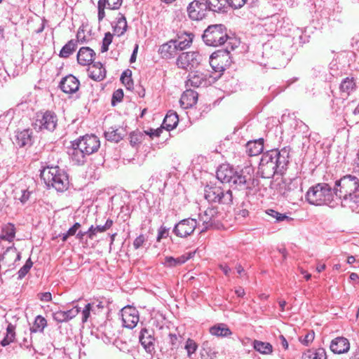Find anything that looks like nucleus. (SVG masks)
Wrapping results in <instances>:
<instances>
[{"instance_id":"nucleus-42","label":"nucleus","mask_w":359,"mask_h":359,"mask_svg":"<svg viewBox=\"0 0 359 359\" xmlns=\"http://www.w3.org/2000/svg\"><path fill=\"white\" fill-rule=\"evenodd\" d=\"M253 347L257 351L262 354H270L273 351L271 344L258 340L253 341Z\"/></svg>"},{"instance_id":"nucleus-8","label":"nucleus","mask_w":359,"mask_h":359,"mask_svg":"<svg viewBox=\"0 0 359 359\" xmlns=\"http://www.w3.org/2000/svg\"><path fill=\"white\" fill-rule=\"evenodd\" d=\"M302 188L297 179L283 181L279 184L278 193L287 201L294 203L303 197Z\"/></svg>"},{"instance_id":"nucleus-2","label":"nucleus","mask_w":359,"mask_h":359,"mask_svg":"<svg viewBox=\"0 0 359 359\" xmlns=\"http://www.w3.org/2000/svg\"><path fill=\"white\" fill-rule=\"evenodd\" d=\"M289 159L290 149L286 147L263 154L259 165L262 177L271 178L275 174L282 175L287 168Z\"/></svg>"},{"instance_id":"nucleus-21","label":"nucleus","mask_w":359,"mask_h":359,"mask_svg":"<svg viewBox=\"0 0 359 359\" xmlns=\"http://www.w3.org/2000/svg\"><path fill=\"white\" fill-rule=\"evenodd\" d=\"M207 83L206 75L199 72H191L189 74L186 86L198 88L207 86Z\"/></svg>"},{"instance_id":"nucleus-30","label":"nucleus","mask_w":359,"mask_h":359,"mask_svg":"<svg viewBox=\"0 0 359 359\" xmlns=\"http://www.w3.org/2000/svg\"><path fill=\"white\" fill-rule=\"evenodd\" d=\"M208 11L213 12H226L228 8V0H206Z\"/></svg>"},{"instance_id":"nucleus-50","label":"nucleus","mask_w":359,"mask_h":359,"mask_svg":"<svg viewBox=\"0 0 359 359\" xmlns=\"http://www.w3.org/2000/svg\"><path fill=\"white\" fill-rule=\"evenodd\" d=\"M113 40V34L110 32H107L102 40V44L101 48L102 53L107 52L109 49V46Z\"/></svg>"},{"instance_id":"nucleus-51","label":"nucleus","mask_w":359,"mask_h":359,"mask_svg":"<svg viewBox=\"0 0 359 359\" xmlns=\"http://www.w3.org/2000/svg\"><path fill=\"white\" fill-rule=\"evenodd\" d=\"M147 243V237L141 234L139 236H137L133 241V245L135 250L139 249L141 247H143L145 245V244Z\"/></svg>"},{"instance_id":"nucleus-36","label":"nucleus","mask_w":359,"mask_h":359,"mask_svg":"<svg viewBox=\"0 0 359 359\" xmlns=\"http://www.w3.org/2000/svg\"><path fill=\"white\" fill-rule=\"evenodd\" d=\"M47 325V320L43 316L39 315L35 318L33 325L30 327V332L31 333H42Z\"/></svg>"},{"instance_id":"nucleus-38","label":"nucleus","mask_w":359,"mask_h":359,"mask_svg":"<svg viewBox=\"0 0 359 359\" xmlns=\"http://www.w3.org/2000/svg\"><path fill=\"white\" fill-rule=\"evenodd\" d=\"M326 352L322 348L309 350L302 355L303 359H326Z\"/></svg>"},{"instance_id":"nucleus-34","label":"nucleus","mask_w":359,"mask_h":359,"mask_svg":"<svg viewBox=\"0 0 359 359\" xmlns=\"http://www.w3.org/2000/svg\"><path fill=\"white\" fill-rule=\"evenodd\" d=\"M184 33V35L179 37L180 41L174 40L177 50H183L189 47L192 43L194 35L192 33Z\"/></svg>"},{"instance_id":"nucleus-27","label":"nucleus","mask_w":359,"mask_h":359,"mask_svg":"<svg viewBox=\"0 0 359 359\" xmlns=\"http://www.w3.org/2000/svg\"><path fill=\"white\" fill-rule=\"evenodd\" d=\"M177 49L174 40H170L159 47L158 52L165 59H170L177 53Z\"/></svg>"},{"instance_id":"nucleus-59","label":"nucleus","mask_w":359,"mask_h":359,"mask_svg":"<svg viewBox=\"0 0 359 359\" xmlns=\"http://www.w3.org/2000/svg\"><path fill=\"white\" fill-rule=\"evenodd\" d=\"M168 234V229L165 226H161L158 231L157 239L159 241L161 238L166 237Z\"/></svg>"},{"instance_id":"nucleus-63","label":"nucleus","mask_w":359,"mask_h":359,"mask_svg":"<svg viewBox=\"0 0 359 359\" xmlns=\"http://www.w3.org/2000/svg\"><path fill=\"white\" fill-rule=\"evenodd\" d=\"M248 210H246V209H243V210H240L236 215L238 217H243V218H245L248 215Z\"/></svg>"},{"instance_id":"nucleus-41","label":"nucleus","mask_w":359,"mask_h":359,"mask_svg":"<svg viewBox=\"0 0 359 359\" xmlns=\"http://www.w3.org/2000/svg\"><path fill=\"white\" fill-rule=\"evenodd\" d=\"M77 47V41L72 39L69 41L61 49L60 57L67 58L72 55Z\"/></svg>"},{"instance_id":"nucleus-12","label":"nucleus","mask_w":359,"mask_h":359,"mask_svg":"<svg viewBox=\"0 0 359 359\" xmlns=\"http://www.w3.org/2000/svg\"><path fill=\"white\" fill-rule=\"evenodd\" d=\"M207 4L203 0H194L187 6V13L192 20H201L203 19L208 13Z\"/></svg>"},{"instance_id":"nucleus-54","label":"nucleus","mask_w":359,"mask_h":359,"mask_svg":"<svg viewBox=\"0 0 359 359\" xmlns=\"http://www.w3.org/2000/svg\"><path fill=\"white\" fill-rule=\"evenodd\" d=\"M246 2V0H228V8L234 9L241 8Z\"/></svg>"},{"instance_id":"nucleus-11","label":"nucleus","mask_w":359,"mask_h":359,"mask_svg":"<svg viewBox=\"0 0 359 359\" xmlns=\"http://www.w3.org/2000/svg\"><path fill=\"white\" fill-rule=\"evenodd\" d=\"M197 224L198 222L195 219H184L175 225L172 232L177 237L187 238L194 233Z\"/></svg>"},{"instance_id":"nucleus-35","label":"nucleus","mask_w":359,"mask_h":359,"mask_svg":"<svg viewBox=\"0 0 359 359\" xmlns=\"http://www.w3.org/2000/svg\"><path fill=\"white\" fill-rule=\"evenodd\" d=\"M15 236V226L11 223L4 225L1 229L0 239L12 242Z\"/></svg>"},{"instance_id":"nucleus-61","label":"nucleus","mask_w":359,"mask_h":359,"mask_svg":"<svg viewBox=\"0 0 359 359\" xmlns=\"http://www.w3.org/2000/svg\"><path fill=\"white\" fill-rule=\"evenodd\" d=\"M87 235L90 239H93L94 236L96 235V229L93 225H91L88 230L86 231Z\"/></svg>"},{"instance_id":"nucleus-62","label":"nucleus","mask_w":359,"mask_h":359,"mask_svg":"<svg viewBox=\"0 0 359 359\" xmlns=\"http://www.w3.org/2000/svg\"><path fill=\"white\" fill-rule=\"evenodd\" d=\"M279 343L281 344V346L287 349L288 348V343L285 338L283 335H280L278 337Z\"/></svg>"},{"instance_id":"nucleus-64","label":"nucleus","mask_w":359,"mask_h":359,"mask_svg":"<svg viewBox=\"0 0 359 359\" xmlns=\"http://www.w3.org/2000/svg\"><path fill=\"white\" fill-rule=\"evenodd\" d=\"M219 269L223 271L226 276H229L231 271V269L227 265H219Z\"/></svg>"},{"instance_id":"nucleus-15","label":"nucleus","mask_w":359,"mask_h":359,"mask_svg":"<svg viewBox=\"0 0 359 359\" xmlns=\"http://www.w3.org/2000/svg\"><path fill=\"white\" fill-rule=\"evenodd\" d=\"M140 342L148 353H151L154 351L155 347V338L154 331L152 329L143 328L140 331Z\"/></svg>"},{"instance_id":"nucleus-31","label":"nucleus","mask_w":359,"mask_h":359,"mask_svg":"<svg viewBox=\"0 0 359 359\" xmlns=\"http://www.w3.org/2000/svg\"><path fill=\"white\" fill-rule=\"evenodd\" d=\"M179 122L178 115L176 112L169 111L163 119L162 128L170 131L177 126Z\"/></svg>"},{"instance_id":"nucleus-29","label":"nucleus","mask_w":359,"mask_h":359,"mask_svg":"<svg viewBox=\"0 0 359 359\" xmlns=\"http://www.w3.org/2000/svg\"><path fill=\"white\" fill-rule=\"evenodd\" d=\"M264 149V140L259 139L255 141H249L246 144V151L250 156H257L262 152Z\"/></svg>"},{"instance_id":"nucleus-19","label":"nucleus","mask_w":359,"mask_h":359,"mask_svg":"<svg viewBox=\"0 0 359 359\" xmlns=\"http://www.w3.org/2000/svg\"><path fill=\"white\" fill-rule=\"evenodd\" d=\"M122 2L123 0H99L97 2V18L99 22L102 21L105 17V8L110 10L118 9Z\"/></svg>"},{"instance_id":"nucleus-57","label":"nucleus","mask_w":359,"mask_h":359,"mask_svg":"<svg viewBox=\"0 0 359 359\" xmlns=\"http://www.w3.org/2000/svg\"><path fill=\"white\" fill-rule=\"evenodd\" d=\"M37 296L41 302H48L52 299L51 293L49 292L39 293Z\"/></svg>"},{"instance_id":"nucleus-48","label":"nucleus","mask_w":359,"mask_h":359,"mask_svg":"<svg viewBox=\"0 0 359 359\" xmlns=\"http://www.w3.org/2000/svg\"><path fill=\"white\" fill-rule=\"evenodd\" d=\"M184 348L187 352L188 357L191 358V355L197 350L198 345L194 340L189 338L186 341Z\"/></svg>"},{"instance_id":"nucleus-22","label":"nucleus","mask_w":359,"mask_h":359,"mask_svg":"<svg viewBox=\"0 0 359 359\" xmlns=\"http://www.w3.org/2000/svg\"><path fill=\"white\" fill-rule=\"evenodd\" d=\"M330 348L333 353L341 354L348 352L350 348V344L345 337H339L331 341Z\"/></svg>"},{"instance_id":"nucleus-39","label":"nucleus","mask_w":359,"mask_h":359,"mask_svg":"<svg viewBox=\"0 0 359 359\" xmlns=\"http://www.w3.org/2000/svg\"><path fill=\"white\" fill-rule=\"evenodd\" d=\"M190 256L182 255L178 257H166L165 258L164 264L168 267H175L185 263L189 259Z\"/></svg>"},{"instance_id":"nucleus-60","label":"nucleus","mask_w":359,"mask_h":359,"mask_svg":"<svg viewBox=\"0 0 359 359\" xmlns=\"http://www.w3.org/2000/svg\"><path fill=\"white\" fill-rule=\"evenodd\" d=\"M81 227V224L79 222H76L71 228L69 229L68 234L72 236L75 235L76 231Z\"/></svg>"},{"instance_id":"nucleus-46","label":"nucleus","mask_w":359,"mask_h":359,"mask_svg":"<svg viewBox=\"0 0 359 359\" xmlns=\"http://www.w3.org/2000/svg\"><path fill=\"white\" fill-rule=\"evenodd\" d=\"M131 76L132 72L130 69L124 71L121 76V81L127 89H130L133 86V81Z\"/></svg>"},{"instance_id":"nucleus-17","label":"nucleus","mask_w":359,"mask_h":359,"mask_svg":"<svg viewBox=\"0 0 359 359\" xmlns=\"http://www.w3.org/2000/svg\"><path fill=\"white\" fill-rule=\"evenodd\" d=\"M80 82L74 76L69 74L60 82V89L65 93L72 94L79 88Z\"/></svg>"},{"instance_id":"nucleus-4","label":"nucleus","mask_w":359,"mask_h":359,"mask_svg":"<svg viewBox=\"0 0 359 359\" xmlns=\"http://www.w3.org/2000/svg\"><path fill=\"white\" fill-rule=\"evenodd\" d=\"M334 189L327 183H318L309 189L306 194L309 203L314 205H326L331 208L335 207Z\"/></svg>"},{"instance_id":"nucleus-58","label":"nucleus","mask_w":359,"mask_h":359,"mask_svg":"<svg viewBox=\"0 0 359 359\" xmlns=\"http://www.w3.org/2000/svg\"><path fill=\"white\" fill-rule=\"evenodd\" d=\"M163 129L164 128H162V126L156 130L150 129L149 131H146V135H149L151 137H159Z\"/></svg>"},{"instance_id":"nucleus-25","label":"nucleus","mask_w":359,"mask_h":359,"mask_svg":"<svg viewBox=\"0 0 359 359\" xmlns=\"http://www.w3.org/2000/svg\"><path fill=\"white\" fill-rule=\"evenodd\" d=\"M95 55V53L93 49L89 47H82L78 52L77 61L83 66L88 65L93 62Z\"/></svg>"},{"instance_id":"nucleus-6","label":"nucleus","mask_w":359,"mask_h":359,"mask_svg":"<svg viewBox=\"0 0 359 359\" xmlns=\"http://www.w3.org/2000/svg\"><path fill=\"white\" fill-rule=\"evenodd\" d=\"M202 39L207 46L214 47L224 44L228 39L232 40L228 36L226 27L222 24L209 25L205 29Z\"/></svg>"},{"instance_id":"nucleus-43","label":"nucleus","mask_w":359,"mask_h":359,"mask_svg":"<svg viewBox=\"0 0 359 359\" xmlns=\"http://www.w3.org/2000/svg\"><path fill=\"white\" fill-rule=\"evenodd\" d=\"M15 337V327L12 324H8L6 328V334L1 341L0 344L2 346H6L14 341Z\"/></svg>"},{"instance_id":"nucleus-18","label":"nucleus","mask_w":359,"mask_h":359,"mask_svg":"<svg viewBox=\"0 0 359 359\" xmlns=\"http://www.w3.org/2000/svg\"><path fill=\"white\" fill-rule=\"evenodd\" d=\"M80 312V308L77 306L67 311L58 310L52 313L53 319L58 323H67L75 318Z\"/></svg>"},{"instance_id":"nucleus-3","label":"nucleus","mask_w":359,"mask_h":359,"mask_svg":"<svg viewBox=\"0 0 359 359\" xmlns=\"http://www.w3.org/2000/svg\"><path fill=\"white\" fill-rule=\"evenodd\" d=\"M251 170L250 168H245L236 171L229 164H222L217 168L216 176L221 182L229 183L233 189L246 190L250 186Z\"/></svg>"},{"instance_id":"nucleus-24","label":"nucleus","mask_w":359,"mask_h":359,"mask_svg":"<svg viewBox=\"0 0 359 359\" xmlns=\"http://www.w3.org/2000/svg\"><path fill=\"white\" fill-rule=\"evenodd\" d=\"M15 143L19 147L30 146L32 144V132L29 129L17 131L15 136Z\"/></svg>"},{"instance_id":"nucleus-44","label":"nucleus","mask_w":359,"mask_h":359,"mask_svg":"<svg viewBox=\"0 0 359 359\" xmlns=\"http://www.w3.org/2000/svg\"><path fill=\"white\" fill-rule=\"evenodd\" d=\"M146 136V131L141 132L140 130H135L130 135V142L133 147H135L140 144Z\"/></svg>"},{"instance_id":"nucleus-33","label":"nucleus","mask_w":359,"mask_h":359,"mask_svg":"<svg viewBox=\"0 0 359 359\" xmlns=\"http://www.w3.org/2000/svg\"><path fill=\"white\" fill-rule=\"evenodd\" d=\"M127 27L128 25L126 17L119 13L116 18V25L113 26L114 32L117 36H120L126 32Z\"/></svg>"},{"instance_id":"nucleus-14","label":"nucleus","mask_w":359,"mask_h":359,"mask_svg":"<svg viewBox=\"0 0 359 359\" xmlns=\"http://www.w3.org/2000/svg\"><path fill=\"white\" fill-rule=\"evenodd\" d=\"M121 318L123 325L127 328H134L139 322V312L133 306H127L123 307L121 311Z\"/></svg>"},{"instance_id":"nucleus-5","label":"nucleus","mask_w":359,"mask_h":359,"mask_svg":"<svg viewBox=\"0 0 359 359\" xmlns=\"http://www.w3.org/2000/svg\"><path fill=\"white\" fill-rule=\"evenodd\" d=\"M40 175L48 187H53L60 192H63L68 188V176L58 166H48L41 170Z\"/></svg>"},{"instance_id":"nucleus-56","label":"nucleus","mask_w":359,"mask_h":359,"mask_svg":"<svg viewBox=\"0 0 359 359\" xmlns=\"http://www.w3.org/2000/svg\"><path fill=\"white\" fill-rule=\"evenodd\" d=\"M90 310H91V304H87L86 305L85 308L83 309V310L82 311V323L87 322V320L90 316Z\"/></svg>"},{"instance_id":"nucleus-52","label":"nucleus","mask_w":359,"mask_h":359,"mask_svg":"<svg viewBox=\"0 0 359 359\" xmlns=\"http://www.w3.org/2000/svg\"><path fill=\"white\" fill-rule=\"evenodd\" d=\"M315 337V333L313 331H310L305 334L303 339L300 338V341L305 346H308L312 342Z\"/></svg>"},{"instance_id":"nucleus-37","label":"nucleus","mask_w":359,"mask_h":359,"mask_svg":"<svg viewBox=\"0 0 359 359\" xmlns=\"http://www.w3.org/2000/svg\"><path fill=\"white\" fill-rule=\"evenodd\" d=\"M211 334L217 337H228L230 336L232 332L225 324H218L212 327L210 329Z\"/></svg>"},{"instance_id":"nucleus-28","label":"nucleus","mask_w":359,"mask_h":359,"mask_svg":"<svg viewBox=\"0 0 359 359\" xmlns=\"http://www.w3.org/2000/svg\"><path fill=\"white\" fill-rule=\"evenodd\" d=\"M89 76L94 81H102L106 75L105 69L100 62H95L88 69Z\"/></svg>"},{"instance_id":"nucleus-49","label":"nucleus","mask_w":359,"mask_h":359,"mask_svg":"<svg viewBox=\"0 0 359 359\" xmlns=\"http://www.w3.org/2000/svg\"><path fill=\"white\" fill-rule=\"evenodd\" d=\"M32 265H33V262H32L31 259L29 258L26 261V262L23 265V266L21 267L20 269V270L18 271V279L23 278L27 274V273L29 271V270L32 267Z\"/></svg>"},{"instance_id":"nucleus-40","label":"nucleus","mask_w":359,"mask_h":359,"mask_svg":"<svg viewBox=\"0 0 359 359\" xmlns=\"http://www.w3.org/2000/svg\"><path fill=\"white\" fill-rule=\"evenodd\" d=\"M356 87L355 80L353 77H346L344 79L340 84V90L342 93L349 95Z\"/></svg>"},{"instance_id":"nucleus-32","label":"nucleus","mask_w":359,"mask_h":359,"mask_svg":"<svg viewBox=\"0 0 359 359\" xmlns=\"http://www.w3.org/2000/svg\"><path fill=\"white\" fill-rule=\"evenodd\" d=\"M125 136V132L122 128H109L104 132V137L108 141L118 142Z\"/></svg>"},{"instance_id":"nucleus-7","label":"nucleus","mask_w":359,"mask_h":359,"mask_svg":"<svg viewBox=\"0 0 359 359\" xmlns=\"http://www.w3.org/2000/svg\"><path fill=\"white\" fill-rule=\"evenodd\" d=\"M205 198L210 203L229 205L233 201L232 191L224 190L215 185H207L204 190Z\"/></svg>"},{"instance_id":"nucleus-45","label":"nucleus","mask_w":359,"mask_h":359,"mask_svg":"<svg viewBox=\"0 0 359 359\" xmlns=\"http://www.w3.org/2000/svg\"><path fill=\"white\" fill-rule=\"evenodd\" d=\"M182 337L175 334H169L167 339L171 350L177 349L182 344Z\"/></svg>"},{"instance_id":"nucleus-1","label":"nucleus","mask_w":359,"mask_h":359,"mask_svg":"<svg viewBox=\"0 0 359 359\" xmlns=\"http://www.w3.org/2000/svg\"><path fill=\"white\" fill-rule=\"evenodd\" d=\"M336 197L340 199L344 208L350 209L352 212L358 211L359 208V177L347 175L337 180L334 187Z\"/></svg>"},{"instance_id":"nucleus-55","label":"nucleus","mask_w":359,"mask_h":359,"mask_svg":"<svg viewBox=\"0 0 359 359\" xmlns=\"http://www.w3.org/2000/svg\"><path fill=\"white\" fill-rule=\"evenodd\" d=\"M30 195H31V192L30 191H27L26 189H24V190L21 191L20 196H19V198H18V199L20 201V203L22 205H24L29 199Z\"/></svg>"},{"instance_id":"nucleus-20","label":"nucleus","mask_w":359,"mask_h":359,"mask_svg":"<svg viewBox=\"0 0 359 359\" xmlns=\"http://www.w3.org/2000/svg\"><path fill=\"white\" fill-rule=\"evenodd\" d=\"M219 212L215 207L207 208L203 214L200 215V220L203 222L205 228L201 232L205 231L207 229L212 226L217 219Z\"/></svg>"},{"instance_id":"nucleus-26","label":"nucleus","mask_w":359,"mask_h":359,"mask_svg":"<svg viewBox=\"0 0 359 359\" xmlns=\"http://www.w3.org/2000/svg\"><path fill=\"white\" fill-rule=\"evenodd\" d=\"M229 51L227 48L225 50H218L214 52L210 56V65L215 72H220L224 71V68L222 65L219 64L222 57L227 56Z\"/></svg>"},{"instance_id":"nucleus-13","label":"nucleus","mask_w":359,"mask_h":359,"mask_svg":"<svg viewBox=\"0 0 359 359\" xmlns=\"http://www.w3.org/2000/svg\"><path fill=\"white\" fill-rule=\"evenodd\" d=\"M86 154L90 155L96 152L100 147L99 138L94 135H86L74 141Z\"/></svg>"},{"instance_id":"nucleus-53","label":"nucleus","mask_w":359,"mask_h":359,"mask_svg":"<svg viewBox=\"0 0 359 359\" xmlns=\"http://www.w3.org/2000/svg\"><path fill=\"white\" fill-rule=\"evenodd\" d=\"M123 97V91L122 89L115 90L112 95L111 104L115 105V102H121Z\"/></svg>"},{"instance_id":"nucleus-16","label":"nucleus","mask_w":359,"mask_h":359,"mask_svg":"<svg viewBox=\"0 0 359 359\" xmlns=\"http://www.w3.org/2000/svg\"><path fill=\"white\" fill-rule=\"evenodd\" d=\"M68 155L71 161L78 165H83L86 161V152L74 141L72 142V147L68 149Z\"/></svg>"},{"instance_id":"nucleus-10","label":"nucleus","mask_w":359,"mask_h":359,"mask_svg":"<svg viewBox=\"0 0 359 359\" xmlns=\"http://www.w3.org/2000/svg\"><path fill=\"white\" fill-rule=\"evenodd\" d=\"M202 59V55L197 51L183 52L178 56L176 64L179 68L191 69L197 67Z\"/></svg>"},{"instance_id":"nucleus-23","label":"nucleus","mask_w":359,"mask_h":359,"mask_svg":"<svg viewBox=\"0 0 359 359\" xmlns=\"http://www.w3.org/2000/svg\"><path fill=\"white\" fill-rule=\"evenodd\" d=\"M198 93L193 90H185L180 100V105L184 109H189L196 104L198 100Z\"/></svg>"},{"instance_id":"nucleus-47","label":"nucleus","mask_w":359,"mask_h":359,"mask_svg":"<svg viewBox=\"0 0 359 359\" xmlns=\"http://www.w3.org/2000/svg\"><path fill=\"white\" fill-rule=\"evenodd\" d=\"M267 213L276 219L278 222L286 221L287 222H291L293 219L287 216L286 214L278 212L274 210H269Z\"/></svg>"},{"instance_id":"nucleus-9","label":"nucleus","mask_w":359,"mask_h":359,"mask_svg":"<svg viewBox=\"0 0 359 359\" xmlns=\"http://www.w3.org/2000/svg\"><path fill=\"white\" fill-rule=\"evenodd\" d=\"M57 124V117L55 113L47 110L36 114L33 127L37 131L47 130L53 132L56 128Z\"/></svg>"}]
</instances>
